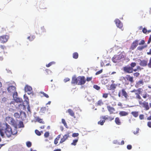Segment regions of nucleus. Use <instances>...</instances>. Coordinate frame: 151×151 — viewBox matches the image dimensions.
I'll return each instance as SVG.
<instances>
[{
	"instance_id": "obj_49",
	"label": "nucleus",
	"mask_w": 151,
	"mask_h": 151,
	"mask_svg": "<svg viewBox=\"0 0 151 151\" xmlns=\"http://www.w3.org/2000/svg\"><path fill=\"white\" fill-rule=\"evenodd\" d=\"M110 87L111 89H114L116 88V86L115 84H111V85Z\"/></svg>"
},
{
	"instance_id": "obj_62",
	"label": "nucleus",
	"mask_w": 151,
	"mask_h": 151,
	"mask_svg": "<svg viewBox=\"0 0 151 151\" xmlns=\"http://www.w3.org/2000/svg\"><path fill=\"white\" fill-rule=\"evenodd\" d=\"M147 54L148 55H151V49H150L149 52H147Z\"/></svg>"
},
{
	"instance_id": "obj_8",
	"label": "nucleus",
	"mask_w": 151,
	"mask_h": 151,
	"mask_svg": "<svg viewBox=\"0 0 151 151\" xmlns=\"http://www.w3.org/2000/svg\"><path fill=\"white\" fill-rule=\"evenodd\" d=\"M8 92L9 93H13L14 96L15 94H17V93L16 92V88L14 86H10L7 88Z\"/></svg>"
},
{
	"instance_id": "obj_13",
	"label": "nucleus",
	"mask_w": 151,
	"mask_h": 151,
	"mask_svg": "<svg viewBox=\"0 0 151 151\" xmlns=\"http://www.w3.org/2000/svg\"><path fill=\"white\" fill-rule=\"evenodd\" d=\"M102 118L105 121V120H108L111 122L114 119V117L112 116H109L108 115H106L104 116H102Z\"/></svg>"
},
{
	"instance_id": "obj_18",
	"label": "nucleus",
	"mask_w": 151,
	"mask_h": 151,
	"mask_svg": "<svg viewBox=\"0 0 151 151\" xmlns=\"http://www.w3.org/2000/svg\"><path fill=\"white\" fill-rule=\"evenodd\" d=\"M144 82L142 80H140L136 83L135 86L137 87H139L143 85Z\"/></svg>"
},
{
	"instance_id": "obj_16",
	"label": "nucleus",
	"mask_w": 151,
	"mask_h": 151,
	"mask_svg": "<svg viewBox=\"0 0 151 151\" xmlns=\"http://www.w3.org/2000/svg\"><path fill=\"white\" fill-rule=\"evenodd\" d=\"M24 90L26 92H29V93H28L29 94L31 93V91L32 90V88L30 86L28 85H26L24 88Z\"/></svg>"
},
{
	"instance_id": "obj_42",
	"label": "nucleus",
	"mask_w": 151,
	"mask_h": 151,
	"mask_svg": "<svg viewBox=\"0 0 151 151\" xmlns=\"http://www.w3.org/2000/svg\"><path fill=\"white\" fill-rule=\"evenodd\" d=\"M93 88L97 90H99L100 88L97 85H95L93 86Z\"/></svg>"
},
{
	"instance_id": "obj_50",
	"label": "nucleus",
	"mask_w": 151,
	"mask_h": 151,
	"mask_svg": "<svg viewBox=\"0 0 151 151\" xmlns=\"http://www.w3.org/2000/svg\"><path fill=\"white\" fill-rule=\"evenodd\" d=\"M16 101L17 102H20V103L22 101V100L21 99H20L19 98H17L16 99Z\"/></svg>"
},
{
	"instance_id": "obj_22",
	"label": "nucleus",
	"mask_w": 151,
	"mask_h": 151,
	"mask_svg": "<svg viewBox=\"0 0 151 151\" xmlns=\"http://www.w3.org/2000/svg\"><path fill=\"white\" fill-rule=\"evenodd\" d=\"M61 135L59 134L55 139L54 141V143L55 145H56L58 143V141Z\"/></svg>"
},
{
	"instance_id": "obj_35",
	"label": "nucleus",
	"mask_w": 151,
	"mask_h": 151,
	"mask_svg": "<svg viewBox=\"0 0 151 151\" xmlns=\"http://www.w3.org/2000/svg\"><path fill=\"white\" fill-rule=\"evenodd\" d=\"M55 62H52L48 64H47L46 65V66L47 67H48L51 66L52 65L55 64Z\"/></svg>"
},
{
	"instance_id": "obj_54",
	"label": "nucleus",
	"mask_w": 151,
	"mask_h": 151,
	"mask_svg": "<svg viewBox=\"0 0 151 151\" xmlns=\"http://www.w3.org/2000/svg\"><path fill=\"white\" fill-rule=\"evenodd\" d=\"M127 148L129 150H131L132 148V146L130 145H128L127 146Z\"/></svg>"
},
{
	"instance_id": "obj_11",
	"label": "nucleus",
	"mask_w": 151,
	"mask_h": 151,
	"mask_svg": "<svg viewBox=\"0 0 151 151\" xmlns=\"http://www.w3.org/2000/svg\"><path fill=\"white\" fill-rule=\"evenodd\" d=\"M9 39V36L7 35H4L0 36V42L4 43L7 42Z\"/></svg>"
},
{
	"instance_id": "obj_41",
	"label": "nucleus",
	"mask_w": 151,
	"mask_h": 151,
	"mask_svg": "<svg viewBox=\"0 0 151 151\" xmlns=\"http://www.w3.org/2000/svg\"><path fill=\"white\" fill-rule=\"evenodd\" d=\"M108 93H104L103 94L102 97L104 98H106L108 97Z\"/></svg>"
},
{
	"instance_id": "obj_19",
	"label": "nucleus",
	"mask_w": 151,
	"mask_h": 151,
	"mask_svg": "<svg viewBox=\"0 0 151 151\" xmlns=\"http://www.w3.org/2000/svg\"><path fill=\"white\" fill-rule=\"evenodd\" d=\"M115 122L117 125H120L122 124V122L120 118L119 117H116L115 119Z\"/></svg>"
},
{
	"instance_id": "obj_46",
	"label": "nucleus",
	"mask_w": 151,
	"mask_h": 151,
	"mask_svg": "<svg viewBox=\"0 0 151 151\" xmlns=\"http://www.w3.org/2000/svg\"><path fill=\"white\" fill-rule=\"evenodd\" d=\"M147 30L146 28H144L142 29V32L144 34H146L147 32Z\"/></svg>"
},
{
	"instance_id": "obj_2",
	"label": "nucleus",
	"mask_w": 151,
	"mask_h": 151,
	"mask_svg": "<svg viewBox=\"0 0 151 151\" xmlns=\"http://www.w3.org/2000/svg\"><path fill=\"white\" fill-rule=\"evenodd\" d=\"M86 81L85 76H78L77 77L73 76L72 78L71 83L72 84L82 85L84 84Z\"/></svg>"
},
{
	"instance_id": "obj_38",
	"label": "nucleus",
	"mask_w": 151,
	"mask_h": 151,
	"mask_svg": "<svg viewBox=\"0 0 151 151\" xmlns=\"http://www.w3.org/2000/svg\"><path fill=\"white\" fill-rule=\"evenodd\" d=\"M49 136V133L48 132H45L44 134V136L45 138H47Z\"/></svg>"
},
{
	"instance_id": "obj_36",
	"label": "nucleus",
	"mask_w": 151,
	"mask_h": 151,
	"mask_svg": "<svg viewBox=\"0 0 151 151\" xmlns=\"http://www.w3.org/2000/svg\"><path fill=\"white\" fill-rule=\"evenodd\" d=\"M149 95L147 93H145V94H143L142 97L144 99H146L147 97H149Z\"/></svg>"
},
{
	"instance_id": "obj_15",
	"label": "nucleus",
	"mask_w": 151,
	"mask_h": 151,
	"mask_svg": "<svg viewBox=\"0 0 151 151\" xmlns=\"http://www.w3.org/2000/svg\"><path fill=\"white\" fill-rule=\"evenodd\" d=\"M139 64L141 66H146L147 65H148L147 61L144 60H140Z\"/></svg>"
},
{
	"instance_id": "obj_7",
	"label": "nucleus",
	"mask_w": 151,
	"mask_h": 151,
	"mask_svg": "<svg viewBox=\"0 0 151 151\" xmlns=\"http://www.w3.org/2000/svg\"><path fill=\"white\" fill-rule=\"evenodd\" d=\"M118 96L119 97H124L125 99H127L129 97V95L124 89L123 88L119 91Z\"/></svg>"
},
{
	"instance_id": "obj_24",
	"label": "nucleus",
	"mask_w": 151,
	"mask_h": 151,
	"mask_svg": "<svg viewBox=\"0 0 151 151\" xmlns=\"http://www.w3.org/2000/svg\"><path fill=\"white\" fill-rule=\"evenodd\" d=\"M131 114L135 117H137L139 115V112L136 111H132Z\"/></svg>"
},
{
	"instance_id": "obj_23",
	"label": "nucleus",
	"mask_w": 151,
	"mask_h": 151,
	"mask_svg": "<svg viewBox=\"0 0 151 151\" xmlns=\"http://www.w3.org/2000/svg\"><path fill=\"white\" fill-rule=\"evenodd\" d=\"M104 103L102 100L101 99L99 100L96 103V106H101L103 105Z\"/></svg>"
},
{
	"instance_id": "obj_56",
	"label": "nucleus",
	"mask_w": 151,
	"mask_h": 151,
	"mask_svg": "<svg viewBox=\"0 0 151 151\" xmlns=\"http://www.w3.org/2000/svg\"><path fill=\"white\" fill-rule=\"evenodd\" d=\"M142 89L141 88H139L137 90V91L138 92V93L139 94H140L142 92Z\"/></svg>"
},
{
	"instance_id": "obj_29",
	"label": "nucleus",
	"mask_w": 151,
	"mask_h": 151,
	"mask_svg": "<svg viewBox=\"0 0 151 151\" xmlns=\"http://www.w3.org/2000/svg\"><path fill=\"white\" fill-rule=\"evenodd\" d=\"M78 138L77 139H74L73 140L72 142L71 143L72 145H76L78 141Z\"/></svg>"
},
{
	"instance_id": "obj_32",
	"label": "nucleus",
	"mask_w": 151,
	"mask_h": 151,
	"mask_svg": "<svg viewBox=\"0 0 151 151\" xmlns=\"http://www.w3.org/2000/svg\"><path fill=\"white\" fill-rule=\"evenodd\" d=\"M40 93L43 95V96L46 98H48L49 97V96L47 94L45 93L44 92L41 91Z\"/></svg>"
},
{
	"instance_id": "obj_10",
	"label": "nucleus",
	"mask_w": 151,
	"mask_h": 151,
	"mask_svg": "<svg viewBox=\"0 0 151 151\" xmlns=\"http://www.w3.org/2000/svg\"><path fill=\"white\" fill-rule=\"evenodd\" d=\"M70 132H67L66 134H65L61 139L60 143H63L68 138L70 137Z\"/></svg>"
},
{
	"instance_id": "obj_55",
	"label": "nucleus",
	"mask_w": 151,
	"mask_h": 151,
	"mask_svg": "<svg viewBox=\"0 0 151 151\" xmlns=\"http://www.w3.org/2000/svg\"><path fill=\"white\" fill-rule=\"evenodd\" d=\"M70 80V79L69 78H66L64 79V81L65 82H66L67 81H69Z\"/></svg>"
},
{
	"instance_id": "obj_3",
	"label": "nucleus",
	"mask_w": 151,
	"mask_h": 151,
	"mask_svg": "<svg viewBox=\"0 0 151 151\" xmlns=\"http://www.w3.org/2000/svg\"><path fill=\"white\" fill-rule=\"evenodd\" d=\"M130 65V66L127 65L123 67V70L125 73H132L133 68L136 66V63L135 62H132Z\"/></svg>"
},
{
	"instance_id": "obj_37",
	"label": "nucleus",
	"mask_w": 151,
	"mask_h": 151,
	"mask_svg": "<svg viewBox=\"0 0 151 151\" xmlns=\"http://www.w3.org/2000/svg\"><path fill=\"white\" fill-rule=\"evenodd\" d=\"M105 122V121L104 120H100L99 121L98 123L99 124H100L101 125H102L104 124V123Z\"/></svg>"
},
{
	"instance_id": "obj_53",
	"label": "nucleus",
	"mask_w": 151,
	"mask_h": 151,
	"mask_svg": "<svg viewBox=\"0 0 151 151\" xmlns=\"http://www.w3.org/2000/svg\"><path fill=\"white\" fill-rule=\"evenodd\" d=\"M135 94L137 95L136 98L139 99H141V98L139 94L138 93H136Z\"/></svg>"
},
{
	"instance_id": "obj_48",
	"label": "nucleus",
	"mask_w": 151,
	"mask_h": 151,
	"mask_svg": "<svg viewBox=\"0 0 151 151\" xmlns=\"http://www.w3.org/2000/svg\"><path fill=\"white\" fill-rule=\"evenodd\" d=\"M102 72H103V70L101 69V70H100L96 72V75H99V74L101 73Z\"/></svg>"
},
{
	"instance_id": "obj_30",
	"label": "nucleus",
	"mask_w": 151,
	"mask_h": 151,
	"mask_svg": "<svg viewBox=\"0 0 151 151\" xmlns=\"http://www.w3.org/2000/svg\"><path fill=\"white\" fill-rule=\"evenodd\" d=\"M62 122L64 124V126L67 128H68V125L67 124V123L65 122V120L63 119H62Z\"/></svg>"
},
{
	"instance_id": "obj_64",
	"label": "nucleus",
	"mask_w": 151,
	"mask_h": 151,
	"mask_svg": "<svg viewBox=\"0 0 151 151\" xmlns=\"http://www.w3.org/2000/svg\"><path fill=\"white\" fill-rule=\"evenodd\" d=\"M61 149H56L54 150L53 151H61Z\"/></svg>"
},
{
	"instance_id": "obj_25",
	"label": "nucleus",
	"mask_w": 151,
	"mask_h": 151,
	"mask_svg": "<svg viewBox=\"0 0 151 151\" xmlns=\"http://www.w3.org/2000/svg\"><path fill=\"white\" fill-rule=\"evenodd\" d=\"M4 129H3V128H2L1 129H0V134L2 137H4V133L3 131ZM1 139L0 138V142H1Z\"/></svg>"
},
{
	"instance_id": "obj_59",
	"label": "nucleus",
	"mask_w": 151,
	"mask_h": 151,
	"mask_svg": "<svg viewBox=\"0 0 151 151\" xmlns=\"http://www.w3.org/2000/svg\"><path fill=\"white\" fill-rule=\"evenodd\" d=\"M45 71L47 74H49V73L50 72V70L47 69H46Z\"/></svg>"
},
{
	"instance_id": "obj_44",
	"label": "nucleus",
	"mask_w": 151,
	"mask_h": 151,
	"mask_svg": "<svg viewBox=\"0 0 151 151\" xmlns=\"http://www.w3.org/2000/svg\"><path fill=\"white\" fill-rule=\"evenodd\" d=\"M92 78H92V77H87L86 78V81H87L88 82H89V81H91V80L92 79Z\"/></svg>"
},
{
	"instance_id": "obj_51",
	"label": "nucleus",
	"mask_w": 151,
	"mask_h": 151,
	"mask_svg": "<svg viewBox=\"0 0 151 151\" xmlns=\"http://www.w3.org/2000/svg\"><path fill=\"white\" fill-rule=\"evenodd\" d=\"M139 117L140 119H144V115L143 114H140L139 115Z\"/></svg>"
},
{
	"instance_id": "obj_20",
	"label": "nucleus",
	"mask_w": 151,
	"mask_h": 151,
	"mask_svg": "<svg viewBox=\"0 0 151 151\" xmlns=\"http://www.w3.org/2000/svg\"><path fill=\"white\" fill-rule=\"evenodd\" d=\"M69 113V114L72 116L73 117L75 118V113L73 112V111L71 109H69L67 111Z\"/></svg>"
},
{
	"instance_id": "obj_17",
	"label": "nucleus",
	"mask_w": 151,
	"mask_h": 151,
	"mask_svg": "<svg viewBox=\"0 0 151 151\" xmlns=\"http://www.w3.org/2000/svg\"><path fill=\"white\" fill-rule=\"evenodd\" d=\"M35 121L38 122L40 123L44 124L45 122L43 121V119H41L38 116H36L35 117Z\"/></svg>"
},
{
	"instance_id": "obj_34",
	"label": "nucleus",
	"mask_w": 151,
	"mask_h": 151,
	"mask_svg": "<svg viewBox=\"0 0 151 151\" xmlns=\"http://www.w3.org/2000/svg\"><path fill=\"white\" fill-rule=\"evenodd\" d=\"M35 134L38 136H40L41 135V133L38 130L36 129L35 130Z\"/></svg>"
},
{
	"instance_id": "obj_60",
	"label": "nucleus",
	"mask_w": 151,
	"mask_h": 151,
	"mask_svg": "<svg viewBox=\"0 0 151 151\" xmlns=\"http://www.w3.org/2000/svg\"><path fill=\"white\" fill-rule=\"evenodd\" d=\"M0 47L3 50L6 49V47L4 45H1L0 46Z\"/></svg>"
},
{
	"instance_id": "obj_43",
	"label": "nucleus",
	"mask_w": 151,
	"mask_h": 151,
	"mask_svg": "<svg viewBox=\"0 0 151 151\" xmlns=\"http://www.w3.org/2000/svg\"><path fill=\"white\" fill-rule=\"evenodd\" d=\"M148 66L149 68H151V57L150 58L149 62L148 63Z\"/></svg>"
},
{
	"instance_id": "obj_21",
	"label": "nucleus",
	"mask_w": 151,
	"mask_h": 151,
	"mask_svg": "<svg viewBox=\"0 0 151 151\" xmlns=\"http://www.w3.org/2000/svg\"><path fill=\"white\" fill-rule=\"evenodd\" d=\"M119 114L120 116H124L127 115L128 113L125 111H122L119 112Z\"/></svg>"
},
{
	"instance_id": "obj_57",
	"label": "nucleus",
	"mask_w": 151,
	"mask_h": 151,
	"mask_svg": "<svg viewBox=\"0 0 151 151\" xmlns=\"http://www.w3.org/2000/svg\"><path fill=\"white\" fill-rule=\"evenodd\" d=\"M151 42V35H150L149 39L147 42V44H149Z\"/></svg>"
},
{
	"instance_id": "obj_31",
	"label": "nucleus",
	"mask_w": 151,
	"mask_h": 151,
	"mask_svg": "<svg viewBox=\"0 0 151 151\" xmlns=\"http://www.w3.org/2000/svg\"><path fill=\"white\" fill-rule=\"evenodd\" d=\"M14 116L16 118H19L20 117V115L18 112L15 113L14 115Z\"/></svg>"
},
{
	"instance_id": "obj_5",
	"label": "nucleus",
	"mask_w": 151,
	"mask_h": 151,
	"mask_svg": "<svg viewBox=\"0 0 151 151\" xmlns=\"http://www.w3.org/2000/svg\"><path fill=\"white\" fill-rule=\"evenodd\" d=\"M6 121L9 124L14 126V129H17V124L15 120L12 118L7 116L6 118Z\"/></svg>"
},
{
	"instance_id": "obj_4",
	"label": "nucleus",
	"mask_w": 151,
	"mask_h": 151,
	"mask_svg": "<svg viewBox=\"0 0 151 151\" xmlns=\"http://www.w3.org/2000/svg\"><path fill=\"white\" fill-rule=\"evenodd\" d=\"M122 78L124 80V81L123 83L125 85H128L129 84V82L130 84L133 83L134 81L133 80V77L129 75H127L125 77H122Z\"/></svg>"
},
{
	"instance_id": "obj_63",
	"label": "nucleus",
	"mask_w": 151,
	"mask_h": 151,
	"mask_svg": "<svg viewBox=\"0 0 151 151\" xmlns=\"http://www.w3.org/2000/svg\"><path fill=\"white\" fill-rule=\"evenodd\" d=\"M147 119L148 120H151V115L150 116H149L148 117Z\"/></svg>"
},
{
	"instance_id": "obj_1",
	"label": "nucleus",
	"mask_w": 151,
	"mask_h": 151,
	"mask_svg": "<svg viewBox=\"0 0 151 151\" xmlns=\"http://www.w3.org/2000/svg\"><path fill=\"white\" fill-rule=\"evenodd\" d=\"M2 126V128L5 130V133L8 137H10L12 135L16 134L17 133V130L16 129L12 130L10 126L6 123H3Z\"/></svg>"
},
{
	"instance_id": "obj_12",
	"label": "nucleus",
	"mask_w": 151,
	"mask_h": 151,
	"mask_svg": "<svg viewBox=\"0 0 151 151\" xmlns=\"http://www.w3.org/2000/svg\"><path fill=\"white\" fill-rule=\"evenodd\" d=\"M114 22L116 26L123 30V24L121 21L119 19H116L115 20Z\"/></svg>"
},
{
	"instance_id": "obj_33",
	"label": "nucleus",
	"mask_w": 151,
	"mask_h": 151,
	"mask_svg": "<svg viewBox=\"0 0 151 151\" xmlns=\"http://www.w3.org/2000/svg\"><path fill=\"white\" fill-rule=\"evenodd\" d=\"M19 127H24V125L22 122L20 121L19 124Z\"/></svg>"
},
{
	"instance_id": "obj_52",
	"label": "nucleus",
	"mask_w": 151,
	"mask_h": 151,
	"mask_svg": "<svg viewBox=\"0 0 151 151\" xmlns=\"http://www.w3.org/2000/svg\"><path fill=\"white\" fill-rule=\"evenodd\" d=\"M135 120V119L133 118H130L129 120V123H132V122L134 121Z\"/></svg>"
},
{
	"instance_id": "obj_39",
	"label": "nucleus",
	"mask_w": 151,
	"mask_h": 151,
	"mask_svg": "<svg viewBox=\"0 0 151 151\" xmlns=\"http://www.w3.org/2000/svg\"><path fill=\"white\" fill-rule=\"evenodd\" d=\"M7 99L6 97H4L1 99V103H5L7 101Z\"/></svg>"
},
{
	"instance_id": "obj_28",
	"label": "nucleus",
	"mask_w": 151,
	"mask_h": 151,
	"mask_svg": "<svg viewBox=\"0 0 151 151\" xmlns=\"http://www.w3.org/2000/svg\"><path fill=\"white\" fill-rule=\"evenodd\" d=\"M35 38V36L34 35H30V36L28 37L27 38L29 41H32L34 40Z\"/></svg>"
},
{
	"instance_id": "obj_14",
	"label": "nucleus",
	"mask_w": 151,
	"mask_h": 151,
	"mask_svg": "<svg viewBox=\"0 0 151 151\" xmlns=\"http://www.w3.org/2000/svg\"><path fill=\"white\" fill-rule=\"evenodd\" d=\"M107 108L110 114H114L115 110V109L110 106H107Z\"/></svg>"
},
{
	"instance_id": "obj_61",
	"label": "nucleus",
	"mask_w": 151,
	"mask_h": 151,
	"mask_svg": "<svg viewBox=\"0 0 151 151\" xmlns=\"http://www.w3.org/2000/svg\"><path fill=\"white\" fill-rule=\"evenodd\" d=\"M41 30H42V32H45V28L44 27H42L41 28Z\"/></svg>"
},
{
	"instance_id": "obj_40",
	"label": "nucleus",
	"mask_w": 151,
	"mask_h": 151,
	"mask_svg": "<svg viewBox=\"0 0 151 151\" xmlns=\"http://www.w3.org/2000/svg\"><path fill=\"white\" fill-rule=\"evenodd\" d=\"M26 145L28 147H30L32 145V143L28 141L27 142Z\"/></svg>"
},
{
	"instance_id": "obj_58",
	"label": "nucleus",
	"mask_w": 151,
	"mask_h": 151,
	"mask_svg": "<svg viewBox=\"0 0 151 151\" xmlns=\"http://www.w3.org/2000/svg\"><path fill=\"white\" fill-rule=\"evenodd\" d=\"M147 125L148 127L151 128V122H148L147 123Z\"/></svg>"
},
{
	"instance_id": "obj_26",
	"label": "nucleus",
	"mask_w": 151,
	"mask_h": 151,
	"mask_svg": "<svg viewBox=\"0 0 151 151\" xmlns=\"http://www.w3.org/2000/svg\"><path fill=\"white\" fill-rule=\"evenodd\" d=\"M147 47V45H145L143 46H139L137 47V49L139 50H142L144 48L146 47Z\"/></svg>"
},
{
	"instance_id": "obj_47",
	"label": "nucleus",
	"mask_w": 151,
	"mask_h": 151,
	"mask_svg": "<svg viewBox=\"0 0 151 151\" xmlns=\"http://www.w3.org/2000/svg\"><path fill=\"white\" fill-rule=\"evenodd\" d=\"M139 73L138 72H136L133 74L134 76L137 77L139 75Z\"/></svg>"
},
{
	"instance_id": "obj_9",
	"label": "nucleus",
	"mask_w": 151,
	"mask_h": 151,
	"mask_svg": "<svg viewBox=\"0 0 151 151\" xmlns=\"http://www.w3.org/2000/svg\"><path fill=\"white\" fill-rule=\"evenodd\" d=\"M139 103L140 105H142L143 108H145V110H148L150 109L148 102L145 101H144L143 102L141 101H139Z\"/></svg>"
},
{
	"instance_id": "obj_6",
	"label": "nucleus",
	"mask_w": 151,
	"mask_h": 151,
	"mask_svg": "<svg viewBox=\"0 0 151 151\" xmlns=\"http://www.w3.org/2000/svg\"><path fill=\"white\" fill-rule=\"evenodd\" d=\"M139 40H136L134 41L132 43L130 47V49L131 50H134L139 44V45H143L145 43V41L144 40H142L138 44Z\"/></svg>"
},
{
	"instance_id": "obj_27",
	"label": "nucleus",
	"mask_w": 151,
	"mask_h": 151,
	"mask_svg": "<svg viewBox=\"0 0 151 151\" xmlns=\"http://www.w3.org/2000/svg\"><path fill=\"white\" fill-rule=\"evenodd\" d=\"M73 57L74 59H77L78 57V54L77 52H75L73 54Z\"/></svg>"
},
{
	"instance_id": "obj_45",
	"label": "nucleus",
	"mask_w": 151,
	"mask_h": 151,
	"mask_svg": "<svg viewBox=\"0 0 151 151\" xmlns=\"http://www.w3.org/2000/svg\"><path fill=\"white\" fill-rule=\"evenodd\" d=\"M79 135V134L78 133H73L72 134V137H76L78 136Z\"/></svg>"
}]
</instances>
